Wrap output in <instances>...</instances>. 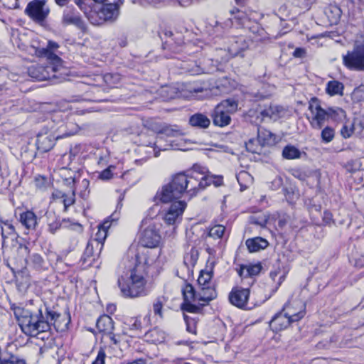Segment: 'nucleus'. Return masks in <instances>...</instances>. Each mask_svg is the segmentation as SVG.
I'll use <instances>...</instances> for the list:
<instances>
[{"instance_id": "52", "label": "nucleus", "mask_w": 364, "mask_h": 364, "mask_svg": "<svg viewBox=\"0 0 364 364\" xmlns=\"http://www.w3.org/2000/svg\"><path fill=\"white\" fill-rule=\"evenodd\" d=\"M318 225L331 227L335 225V220L332 213L328 210H325L322 215V222Z\"/></svg>"}, {"instance_id": "58", "label": "nucleus", "mask_w": 364, "mask_h": 364, "mask_svg": "<svg viewBox=\"0 0 364 364\" xmlns=\"http://www.w3.org/2000/svg\"><path fill=\"white\" fill-rule=\"evenodd\" d=\"M149 334L151 336H154V334H158V337L155 338L154 341L155 342H162L164 340V333L163 332L159 331L157 328H154L151 331H149Z\"/></svg>"}, {"instance_id": "61", "label": "nucleus", "mask_w": 364, "mask_h": 364, "mask_svg": "<svg viewBox=\"0 0 364 364\" xmlns=\"http://www.w3.org/2000/svg\"><path fill=\"white\" fill-rule=\"evenodd\" d=\"M105 353L103 350H100L98 352L97 356L92 364H105Z\"/></svg>"}, {"instance_id": "46", "label": "nucleus", "mask_w": 364, "mask_h": 364, "mask_svg": "<svg viewBox=\"0 0 364 364\" xmlns=\"http://www.w3.org/2000/svg\"><path fill=\"white\" fill-rule=\"evenodd\" d=\"M95 245L93 244L92 242H88L87 247L84 251L83 255L82 257V260L83 263L88 262L89 264H91L92 262L95 260V253L94 251V248Z\"/></svg>"}, {"instance_id": "50", "label": "nucleus", "mask_w": 364, "mask_h": 364, "mask_svg": "<svg viewBox=\"0 0 364 364\" xmlns=\"http://www.w3.org/2000/svg\"><path fill=\"white\" fill-rule=\"evenodd\" d=\"M354 134L358 137L364 136V118L353 119Z\"/></svg>"}, {"instance_id": "62", "label": "nucleus", "mask_w": 364, "mask_h": 364, "mask_svg": "<svg viewBox=\"0 0 364 364\" xmlns=\"http://www.w3.org/2000/svg\"><path fill=\"white\" fill-rule=\"evenodd\" d=\"M363 93H364V85L361 84L359 86L356 87L353 90V95L360 100L363 97Z\"/></svg>"}, {"instance_id": "54", "label": "nucleus", "mask_w": 364, "mask_h": 364, "mask_svg": "<svg viewBox=\"0 0 364 364\" xmlns=\"http://www.w3.org/2000/svg\"><path fill=\"white\" fill-rule=\"evenodd\" d=\"M112 165H109L108 167L98 173L97 178L102 181H107L112 178L113 172L112 168Z\"/></svg>"}, {"instance_id": "30", "label": "nucleus", "mask_w": 364, "mask_h": 364, "mask_svg": "<svg viewBox=\"0 0 364 364\" xmlns=\"http://www.w3.org/2000/svg\"><path fill=\"white\" fill-rule=\"evenodd\" d=\"M271 215L262 211L258 210L252 213L248 218L250 225L265 228L267 225H271Z\"/></svg>"}, {"instance_id": "20", "label": "nucleus", "mask_w": 364, "mask_h": 364, "mask_svg": "<svg viewBox=\"0 0 364 364\" xmlns=\"http://www.w3.org/2000/svg\"><path fill=\"white\" fill-rule=\"evenodd\" d=\"M288 316L296 322L301 319L306 314V304L300 299L293 300L285 304L282 309Z\"/></svg>"}, {"instance_id": "10", "label": "nucleus", "mask_w": 364, "mask_h": 364, "mask_svg": "<svg viewBox=\"0 0 364 364\" xmlns=\"http://www.w3.org/2000/svg\"><path fill=\"white\" fill-rule=\"evenodd\" d=\"M343 65L350 70L364 71V46L357 45L343 55Z\"/></svg>"}, {"instance_id": "35", "label": "nucleus", "mask_w": 364, "mask_h": 364, "mask_svg": "<svg viewBox=\"0 0 364 364\" xmlns=\"http://www.w3.org/2000/svg\"><path fill=\"white\" fill-rule=\"evenodd\" d=\"M189 124L192 127L206 129L210 124V119L203 113H196L189 118Z\"/></svg>"}, {"instance_id": "18", "label": "nucleus", "mask_w": 364, "mask_h": 364, "mask_svg": "<svg viewBox=\"0 0 364 364\" xmlns=\"http://www.w3.org/2000/svg\"><path fill=\"white\" fill-rule=\"evenodd\" d=\"M56 70V65L49 63L45 66L41 65H32L28 68V72L32 78L38 81H43L55 77Z\"/></svg>"}, {"instance_id": "43", "label": "nucleus", "mask_w": 364, "mask_h": 364, "mask_svg": "<svg viewBox=\"0 0 364 364\" xmlns=\"http://www.w3.org/2000/svg\"><path fill=\"white\" fill-rule=\"evenodd\" d=\"M33 183L36 189L40 191H46L51 183L48 177L43 175H37L35 176Z\"/></svg>"}, {"instance_id": "22", "label": "nucleus", "mask_w": 364, "mask_h": 364, "mask_svg": "<svg viewBox=\"0 0 364 364\" xmlns=\"http://www.w3.org/2000/svg\"><path fill=\"white\" fill-rule=\"evenodd\" d=\"M60 180L70 188H75V184L81 178L82 170L80 168L72 169L68 167H61L57 170Z\"/></svg>"}, {"instance_id": "15", "label": "nucleus", "mask_w": 364, "mask_h": 364, "mask_svg": "<svg viewBox=\"0 0 364 364\" xmlns=\"http://www.w3.org/2000/svg\"><path fill=\"white\" fill-rule=\"evenodd\" d=\"M231 17L230 20L232 22V26H235L236 28H243L247 29H251L252 24L256 23L253 20L254 11H243L237 8H233L230 11Z\"/></svg>"}, {"instance_id": "55", "label": "nucleus", "mask_w": 364, "mask_h": 364, "mask_svg": "<svg viewBox=\"0 0 364 364\" xmlns=\"http://www.w3.org/2000/svg\"><path fill=\"white\" fill-rule=\"evenodd\" d=\"M290 173L291 176H293L294 178H298L301 181H304L307 178V174L306 171H304L300 168H292L291 169Z\"/></svg>"}, {"instance_id": "59", "label": "nucleus", "mask_w": 364, "mask_h": 364, "mask_svg": "<svg viewBox=\"0 0 364 364\" xmlns=\"http://www.w3.org/2000/svg\"><path fill=\"white\" fill-rule=\"evenodd\" d=\"M292 55L296 58H303L306 55V50L304 48H296L292 53Z\"/></svg>"}, {"instance_id": "26", "label": "nucleus", "mask_w": 364, "mask_h": 364, "mask_svg": "<svg viewBox=\"0 0 364 364\" xmlns=\"http://www.w3.org/2000/svg\"><path fill=\"white\" fill-rule=\"evenodd\" d=\"M58 48V45L57 43L48 41L47 46L46 48H36L35 54L39 58H46L48 60H50L53 64L56 65V64L61 62V58L55 53V50Z\"/></svg>"}, {"instance_id": "44", "label": "nucleus", "mask_w": 364, "mask_h": 364, "mask_svg": "<svg viewBox=\"0 0 364 364\" xmlns=\"http://www.w3.org/2000/svg\"><path fill=\"white\" fill-rule=\"evenodd\" d=\"M328 112L329 114V119H332L336 123H343L346 119H348L345 110L341 108H337L336 109L330 108Z\"/></svg>"}, {"instance_id": "60", "label": "nucleus", "mask_w": 364, "mask_h": 364, "mask_svg": "<svg viewBox=\"0 0 364 364\" xmlns=\"http://www.w3.org/2000/svg\"><path fill=\"white\" fill-rule=\"evenodd\" d=\"M344 168L346 170V171L350 173H354L358 170V168L355 166L353 161H348L345 164Z\"/></svg>"}, {"instance_id": "14", "label": "nucleus", "mask_w": 364, "mask_h": 364, "mask_svg": "<svg viewBox=\"0 0 364 364\" xmlns=\"http://www.w3.org/2000/svg\"><path fill=\"white\" fill-rule=\"evenodd\" d=\"M60 139L54 129H43L37 134L36 147L40 153L50 151L55 145L56 141Z\"/></svg>"}, {"instance_id": "7", "label": "nucleus", "mask_w": 364, "mask_h": 364, "mask_svg": "<svg viewBox=\"0 0 364 364\" xmlns=\"http://www.w3.org/2000/svg\"><path fill=\"white\" fill-rule=\"evenodd\" d=\"M238 106V100L233 97L223 100L210 112L213 125L220 128L230 125L232 122L231 115L237 112Z\"/></svg>"}, {"instance_id": "37", "label": "nucleus", "mask_w": 364, "mask_h": 364, "mask_svg": "<svg viewBox=\"0 0 364 364\" xmlns=\"http://www.w3.org/2000/svg\"><path fill=\"white\" fill-rule=\"evenodd\" d=\"M236 178L240 187V191H244L249 188L254 181L252 176L246 171H240L237 174Z\"/></svg>"}, {"instance_id": "40", "label": "nucleus", "mask_w": 364, "mask_h": 364, "mask_svg": "<svg viewBox=\"0 0 364 364\" xmlns=\"http://www.w3.org/2000/svg\"><path fill=\"white\" fill-rule=\"evenodd\" d=\"M343 84L341 82L336 80L328 81L326 86V92L329 96H335L337 95H343Z\"/></svg>"}, {"instance_id": "45", "label": "nucleus", "mask_w": 364, "mask_h": 364, "mask_svg": "<svg viewBox=\"0 0 364 364\" xmlns=\"http://www.w3.org/2000/svg\"><path fill=\"white\" fill-rule=\"evenodd\" d=\"M287 272L281 269L279 267L272 270L269 273L271 279L276 282L277 288H278L285 279Z\"/></svg>"}, {"instance_id": "36", "label": "nucleus", "mask_w": 364, "mask_h": 364, "mask_svg": "<svg viewBox=\"0 0 364 364\" xmlns=\"http://www.w3.org/2000/svg\"><path fill=\"white\" fill-rule=\"evenodd\" d=\"M178 90L173 85H166L159 90V97L163 101H170L179 97Z\"/></svg>"}, {"instance_id": "41", "label": "nucleus", "mask_w": 364, "mask_h": 364, "mask_svg": "<svg viewBox=\"0 0 364 364\" xmlns=\"http://www.w3.org/2000/svg\"><path fill=\"white\" fill-rule=\"evenodd\" d=\"M108 229H97V232L89 242H92L95 245V248L100 251L102 248L103 243L107 236Z\"/></svg>"}, {"instance_id": "51", "label": "nucleus", "mask_w": 364, "mask_h": 364, "mask_svg": "<svg viewBox=\"0 0 364 364\" xmlns=\"http://www.w3.org/2000/svg\"><path fill=\"white\" fill-rule=\"evenodd\" d=\"M334 136L335 131L332 127L327 126L322 129L321 137L323 142L329 143L333 139Z\"/></svg>"}, {"instance_id": "23", "label": "nucleus", "mask_w": 364, "mask_h": 364, "mask_svg": "<svg viewBox=\"0 0 364 364\" xmlns=\"http://www.w3.org/2000/svg\"><path fill=\"white\" fill-rule=\"evenodd\" d=\"M250 290L247 288L234 287L229 294L230 304L239 309H244L247 304Z\"/></svg>"}, {"instance_id": "6", "label": "nucleus", "mask_w": 364, "mask_h": 364, "mask_svg": "<svg viewBox=\"0 0 364 364\" xmlns=\"http://www.w3.org/2000/svg\"><path fill=\"white\" fill-rule=\"evenodd\" d=\"M126 159L124 158L122 161H118L115 164V169L120 170L119 171L115 172V178H117L115 183L121 187L120 189L116 190V191L119 192L120 194L118 197L115 212L117 210H121L122 208V201L124 198L125 192L129 188L138 183L141 178V173L134 168H129L124 171H122Z\"/></svg>"}, {"instance_id": "24", "label": "nucleus", "mask_w": 364, "mask_h": 364, "mask_svg": "<svg viewBox=\"0 0 364 364\" xmlns=\"http://www.w3.org/2000/svg\"><path fill=\"white\" fill-rule=\"evenodd\" d=\"M75 193L76 188H71V193L69 194L60 190L55 189L52 192L50 202L63 204L64 210L67 211L68 208L75 202Z\"/></svg>"}, {"instance_id": "64", "label": "nucleus", "mask_w": 364, "mask_h": 364, "mask_svg": "<svg viewBox=\"0 0 364 364\" xmlns=\"http://www.w3.org/2000/svg\"><path fill=\"white\" fill-rule=\"evenodd\" d=\"M355 266L358 268L364 267V255H361L355 260Z\"/></svg>"}, {"instance_id": "4", "label": "nucleus", "mask_w": 364, "mask_h": 364, "mask_svg": "<svg viewBox=\"0 0 364 364\" xmlns=\"http://www.w3.org/2000/svg\"><path fill=\"white\" fill-rule=\"evenodd\" d=\"M14 314L22 331L30 336L36 337L40 333L47 332L51 325H55L60 314L49 309L41 306L35 312L23 308H17Z\"/></svg>"}, {"instance_id": "17", "label": "nucleus", "mask_w": 364, "mask_h": 364, "mask_svg": "<svg viewBox=\"0 0 364 364\" xmlns=\"http://www.w3.org/2000/svg\"><path fill=\"white\" fill-rule=\"evenodd\" d=\"M252 40L245 36L232 37L229 41L228 51L232 57L244 56V52L250 48Z\"/></svg>"}, {"instance_id": "8", "label": "nucleus", "mask_w": 364, "mask_h": 364, "mask_svg": "<svg viewBox=\"0 0 364 364\" xmlns=\"http://www.w3.org/2000/svg\"><path fill=\"white\" fill-rule=\"evenodd\" d=\"M308 109L310 114L306 116V119L311 127L314 129H321L325 122L329 119L328 111L321 107V101L316 97L309 100Z\"/></svg>"}, {"instance_id": "28", "label": "nucleus", "mask_w": 364, "mask_h": 364, "mask_svg": "<svg viewBox=\"0 0 364 364\" xmlns=\"http://www.w3.org/2000/svg\"><path fill=\"white\" fill-rule=\"evenodd\" d=\"M293 321L282 310L277 313L270 321V327L274 331H280L287 328Z\"/></svg>"}, {"instance_id": "11", "label": "nucleus", "mask_w": 364, "mask_h": 364, "mask_svg": "<svg viewBox=\"0 0 364 364\" xmlns=\"http://www.w3.org/2000/svg\"><path fill=\"white\" fill-rule=\"evenodd\" d=\"M24 13L34 22L42 24L50 14V9L46 6V0H32L28 3Z\"/></svg>"}, {"instance_id": "5", "label": "nucleus", "mask_w": 364, "mask_h": 364, "mask_svg": "<svg viewBox=\"0 0 364 364\" xmlns=\"http://www.w3.org/2000/svg\"><path fill=\"white\" fill-rule=\"evenodd\" d=\"M179 199L176 198L169 201L171 203L169 207L164 210L161 214H159V211L156 207L150 208L141 221V228H156L158 225H160L161 220L167 225H178L181 222L183 213L187 208V203ZM154 200L156 203H161L159 200H156L155 198ZM161 203H163L161 202Z\"/></svg>"}, {"instance_id": "27", "label": "nucleus", "mask_w": 364, "mask_h": 364, "mask_svg": "<svg viewBox=\"0 0 364 364\" xmlns=\"http://www.w3.org/2000/svg\"><path fill=\"white\" fill-rule=\"evenodd\" d=\"M161 138L156 139V136L149 134V132H141L139 134V143L141 146L153 148L154 156L158 157L161 150H166V148L161 149L157 144L159 143Z\"/></svg>"}, {"instance_id": "47", "label": "nucleus", "mask_w": 364, "mask_h": 364, "mask_svg": "<svg viewBox=\"0 0 364 364\" xmlns=\"http://www.w3.org/2000/svg\"><path fill=\"white\" fill-rule=\"evenodd\" d=\"M354 132L353 121L350 120V119H346L343 122V126L340 130L341 136L344 139H348Z\"/></svg>"}, {"instance_id": "53", "label": "nucleus", "mask_w": 364, "mask_h": 364, "mask_svg": "<svg viewBox=\"0 0 364 364\" xmlns=\"http://www.w3.org/2000/svg\"><path fill=\"white\" fill-rule=\"evenodd\" d=\"M225 232V229H205L203 235H206V237H213V239L221 238Z\"/></svg>"}, {"instance_id": "31", "label": "nucleus", "mask_w": 364, "mask_h": 364, "mask_svg": "<svg viewBox=\"0 0 364 364\" xmlns=\"http://www.w3.org/2000/svg\"><path fill=\"white\" fill-rule=\"evenodd\" d=\"M18 220L24 228H36L40 218L32 210L26 209L19 214Z\"/></svg>"}, {"instance_id": "49", "label": "nucleus", "mask_w": 364, "mask_h": 364, "mask_svg": "<svg viewBox=\"0 0 364 364\" xmlns=\"http://www.w3.org/2000/svg\"><path fill=\"white\" fill-rule=\"evenodd\" d=\"M271 225L279 228H283L287 223V219L285 215H281L279 213L272 214L270 218Z\"/></svg>"}, {"instance_id": "56", "label": "nucleus", "mask_w": 364, "mask_h": 364, "mask_svg": "<svg viewBox=\"0 0 364 364\" xmlns=\"http://www.w3.org/2000/svg\"><path fill=\"white\" fill-rule=\"evenodd\" d=\"M163 304L161 301L157 300L153 304V311L155 316H159L160 318H163L162 315Z\"/></svg>"}, {"instance_id": "34", "label": "nucleus", "mask_w": 364, "mask_h": 364, "mask_svg": "<svg viewBox=\"0 0 364 364\" xmlns=\"http://www.w3.org/2000/svg\"><path fill=\"white\" fill-rule=\"evenodd\" d=\"M0 364H27L22 357L8 350H0Z\"/></svg>"}, {"instance_id": "13", "label": "nucleus", "mask_w": 364, "mask_h": 364, "mask_svg": "<svg viewBox=\"0 0 364 364\" xmlns=\"http://www.w3.org/2000/svg\"><path fill=\"white\" fill-rule=\"evenodd\" d=\"M161 237L158 232L157 229H143L139 233V243L141 247L137 248L136 251H134L133 248H130L129 250V255L132 254L134 255L138 252L139 250H145L147 251V248H154L157 247L161 241ZM149 251L148 250V256Z\"/></svg>"}, {"instance_id": "1", "label": "nucleus", "mask_w": 364, "mask_h": 364, "mask_svg": "<svg viewBox=\"0 0 364 364\" xmlns=\"http://www.w3.org/2000/svg\"><path fill=\"white\" fill-rule=\"evenodd\" d=\"M223 183L222 175L211 174L205 166L194 164L187 171L173 175L169 183L157 191L155 199L168 203L173 199L181 198L186 194L191 200L211 184L219 187Z\"/></svg>"}, {"instance_id": "39", "label": "nucleus", "mask_w": 364, "mask_h": 364, "mask_svg": "<svg viewBox=\"0 0 364 364\" xmlns=\"http://www.w3.org/2000/svg\"><path fill=\"white\" fill-rule=\"evenodd\" d=\"M246 245L250 252H255L266 248L268 245V242L265 239L257 237L247 240Z\"/></svg>"}, {"instance_id": "19", "label": "nucleus", "mask_w": 364, "mask_h": 364, "mask_svg": "<svg viewBox=\"0 0 364 364\" xmlns=\"http://www.w3.org/2000/svg\"><path fill=\"white\" fill-rule=\"evenodd\" d=\"M18 254L23 257V263L30 267H32L38 271L45 269L46 262L43 257L37 253H33L29 256L28 259L26 257L29 253V250L26 245H20L17 249Z\"/></svg>"}, {"instance_id": "12", "label": "nucleus", "mask_w": 364, "mask_h": 364, "mask_svg": "<svg viewBox=\"0 0 364 364\" xmlns=\"http://www.w3.org/2000/svg\"><path fill=\"white\" fill-rule=\"evenodd\" d=\"M77 115L70 114L65 119L59 122L56 126H51V129H54L60 139L66 138L77 134L80 126L77 122Z\"/></svg>"}, {"instance_id": "38", "label": "nucleus", "mask_w": 364, "mask_h": 364, "mask_svg": "<svg viewBox=\"0 0 364 364\" xmlns=\"http://www.w3.org/2000/svg\"><path fill=\"white\" fill-rule=\"evenodd\" d=\"M258 140L263 146H272L277 143V136L270 131L264 129L258 132Z\"/></svg>"}, {"instance_id": "21", "label": "nucleus", "mask_w": 364, "mask_h": 364, "mask_svg": "<svg viewBox=\"0 0 364 364\" xmlns=\"http://www.w3.org/2000/svg\"><path fill=\"white\" fill-rule=\"evenodd\" d=\"M114 16V4H102L101 8L96 11L91 12L89 18L92 23L95 25L102 24Z\"/></svg>"}, {"instance_id": "48", "label": "nucleus", "mask_w": 364, "mask_h": 364, "mask_svg": "<svg viewBox=\"0 0 364 364\" xmlns=\"http://www.w3.org/2000/svg\"><path fill=\"white\" fill-rule=\"evenodd\" d=\"M89 186L90 181L87 178H84L82 180L78 188L75 187L76 191H78V195L81 198L86 200L89 197L90 192Z\"/></svg>"}, {"instance_id": "29", "label": "nucleus", "mask_w": 364, "mask_h": 364, "mask_svg": "<svg viewBox=\"0 0 364 364\" xmlns=\"http://www.w3.org/2000/svg\"><path fill=\"white\" fill-rule=\"evenodd\" d=\"M97 328L100 332L107 335L110 340H114V334L112 331L114 329V323L111 316L108 315L101 316L97 321Z\"/></svg>"}, {"instance_id": "2", "label": "nucleus", "mask_w": 364, "mask_h": 364, "mask_svg": "<svg viewBox=\"0 0 364 364\" xmlns=\"http://www.w3.org/2000/svg\"><path fill=\"white\" fill-rule=\"evenodd\" d=\"M154 259L148 251L139 250L135 255L134 265L124 272L117 280L119 295L125 299H136L148 294V277L153 268Z\"/></svg>"}, {"instance_id": "42", "label": "nucleus", "mask_w": 364, "mask_h": 364, "mask_svg": "<svg viewBox=\"0 0 364 364\" xmlns=\"http://www.w3.org/2000/svg\"><path fill=\"white\" fill-rule=\"evenodd\" d=\"M282 156L289 160L299 159L301 156V151L296 146L288 144L282 150Z\"/></svg>"}, {"instance_id": "16", "label": "nucleus", "mask_w": 364, "mask_h": 364, "mask_svg": "<svg viewBox=\"0 0 364 364\" xmlns=\"http://www.w3.org/2000/svg\"><path fill=\"white\" fill-rule=\"evenodd\" d=\"M211 60L205 58H200L198 60H191L185 61L181 65V68L184 69L191 75H198L201 74L210 73L211 68L208 67Z\"/></svg>"}, {"instance_id": "32", "label": "nucleus", "mask_w": 364, "mask_h": 364, "mask_svg": "<svg viewBox=\"0 0 364 364\" xmlns=\"http://www.w3.org/2000/svg\"><path fill=\"white\" fill-rule=\"evenodd\" d=\"M145 130L147 132H152L151 134H167L169 132L168 126L162 124L157 119H150L146 121L144 125Z\"/></svg>"}, {"instance_id": "57", "label": "nucleus", "mask_w": 364, "mask_h": 364, "mask_svg": "<svg viewBox=\"0 0 364 364\" xmlns=\"http://www.w3.org/2000/svg\"><path fill=\"white\" fill-rule=\"evenodd\" d=\"M114 213H112L110 215H109L107 218L104 219L103 221L100 222L96 228H110L112 225V223L114 221L113 218Z\"/></svg>"}, {"instance_id": "9", "label": "nucleus", "mask_w": 364, "mask_h": 364, "mask_svg": "<svg viewBox=\"0 0 364 364\" xmlns=\"http://www.w3.org/2000/svg\"><path fill=\"white\" fill-rule=\"evenodd\" d=\"M282 109L279 106L274 105L272 103L262 106L257 104L255 107H251L247 112V115L250 118L251 121L255 124L262 123L265 119H272L278 117Z\"/></svg>"}, {"instance_id": "3", "label": "nucleus", "mask_w": 364, "mask_h": 364, "mask_svg": "<svg viewBox=\"0 0 364 364\" xmlns=\"http://www.w3.org/2000/svg\"><path fill=\"white\" fill-rule=\"evenodd\" d=\"M212 277V270H201L198 278L197 290L190 284H186L183 287V311L198 314L202 306L208 305L210 301L216 298L217 293L213 287Z\"/></svg>"}, {"instance_id": "63", "label": "nucleus", "mask_w": 364, "mask_h": 364, "mask_svg": "<svg viewBox=\"0 0 364 364\" xmlns=\"http://www.w3.org/2000/svg\"><path fill=\"white\" fill-rule=\"evenodd\" d=\"M333 9L335 10L336 14L333 16L332 19H331V23H337L341 17V11L337 6H334Z\"/></svg>"}, {"instance_id": "33", "label": "nucleus", "mask_w": 364, "mask_h": 364, "mask_svg": "<svg viewBox=\"0 0 364 364\" xmlns=\"http://www.w3.org/2000/svg\"><path fill=\"white\" fill-rule=\"evenodd\" d=\"M262 269V266L260 262L249 263L241 265L238 274L240 277H244L256 276L260 273Z\"/></svg>"}, {"instance_id": "25", "label": "nucleus", "mask_w": 364, "mask_h": 364, "mask_svg": "<svg viewBox=\"0 0 364 364\" xmlns=\"http://www.w3.org/2000/svg\"><path fill=\"white\" fill-rule=\"evenodd\" d=\"M62 21L65 26L74 25L82 31L85 29L80 14L74 8H68L64 11Z\"/></svg>"}]
</instances>
